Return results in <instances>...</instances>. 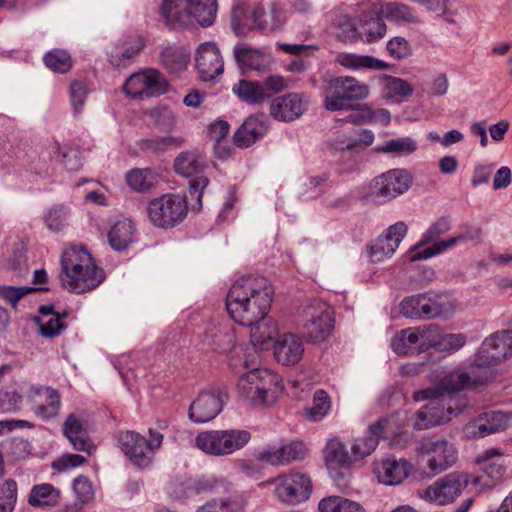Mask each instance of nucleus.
Instances as JSON below:
<instances>
[{
    "label": "nucleus",
    "mask_w": 512,
    "mask_h": 512,
    "mask_svg": "<svg viewBox=\"0 0 512 512\" xmlns=\"http://www.w3.org/2000/svg\"><path fill=\"white\" fill-rule=\"evenodd\" d=\"M273 296L274 290L267 278L259 275L242 276L227 292L226 310L238 325H255L268 315Z\"/></svg>",
    "instance_id": "nucleus-1"
},
{
    "label": "nucleus",
    "mask_w": 512,
    "mask_h": 512,
    "mask_svg": "<svg viewBox=\"0 0 512 512\" xmlns=\"http://www.w3.org/2000/svg\"><path fill=\"white\" fill-rule=\"evenodd\" d=\"M59 279L69 292L80 294L98 287L104 280L103 270L82 246H70L61 256Z\"/></svg>",
    "instance_id": "nucleus-2"
},
{
    "label": "nucleus",
    "mask_w": 512,
    "mask_h": 512,
    "mask_svg": "<svg viewBox=\"0 0 512 512\" xmlns=\"http://www.w3.org/2000/svg\"><path fill=\"white\" fill-rule=\"evenodd\" d=\"M216 0H164L160 12L165 24L177 29L194 22L211 26L216 18Z\"/></svg>",
    "instance_id": "nucleus-3"
},
{
    "label": "nucleus",
    "mask_w": 512,
    "mask_h": 512,
    "mask_svg": "<svg viewBox=\"0 0 512 512\" xmlns=\"http://www.w3.org/2000/svg\"><path fill=\"white\" fill-rule=\"evenodd\" d=\"M282 390L281 378L268 369H253L238 381L239 394L254 405L273 403Z\"/></svg>",
    "instance_id": "nucleus-4"
},
{
    "label": "nucleus",
    "mask_w": 512,
    "mask_h": 512,
    "mask_svg": "<svg viewBox=\"0 0 512 512\" xmlns=\"http://www.w3.org/2000/svg\"><path fill=\"white\" fill-rule=\"evenodd\" d=\"M149 439L134 431H122L117 436L118 445L129 461L139 469L151 466L154 456L161 447L164 435L150 428Z\"/></svg>",
    "instance_id": "nucleus-5"
},
{
    "label": "nucleus",
    "mask_w": 512,
    "mask_h": 512,
    "mask_svg": "<svg viewBox=\"0 0 512 512\" xmlns=\"http://www.w3.org/2000/svg\"><path fill=\"white\" fill-rule=\"evenodd\" d=\"M369 95L367 85L353 77L340 76L327 81L324 88V107L329 111L350 110L353 102L363 100Z\"/></svg>",
    "instance_id": "nucleus-6"
},
{
    "label": "nucleus",
    "mask_w": 512,
    "mask_h": 512,
    "mask_svg": "<svg viewBox=\"0 0 512 512\" xmlns=\"http://www.w3.org/2000/svg\"><path fill=\"white\" fill-rule=\"evenodd\" d=\"M251 434L242 429L208 430L195 438V446L212 456H228L245 447Z\"/></svg>",
    "instance_id": "nucleus-7"
},
{
    "label": "nucleus",
    "mask_w": 512,
    "mask_h": 512,
    "mask_svg": "<svg viewBox=\"0 0 512 512\" xmlns=\"http://www.w3.org/2000/svg\"><path fill=\"white\" fill-rule=\"evenodd\" d=\"M146 212L149 221L155 227L173 228L179 225L187 216V198L180 194H163L149 201Z\"/></svg>",
    "instance_id": "nucleus-8"
},
{
    "label": "nucleus",
    "mask_w": 512,
    "mask_h": 512,
    "mask_svg": "<svg viewBox=\"0 0 512 512\" xmlns=\"http://www.w3.org/2000/svg\"><path fill=\"white\" fill-rule=\"evenodd\" d=\"M401 312L412 319H432L448 316L455 312V300L445 294H418L401 302Z\"/></svg>",
    "instance_id": "nucleus-9"
},
{
    "label": "nucleus",
    "mask_w": 512,
    "mask_h": 512,
    "mask_svg": "<svg viewBox=\"0 0 512 512\" xmlns=\"http://www.w3.org/2000/svg\"><path fill=\"white\" fill-rule=\"evenodd\" d=\"M425 400H429V402L415 414L414 428L417 430L446 423L461 414L469 406L466 398L455 400V405L442 397H427Z\"/></svg>",
    "instance_id": "nucleus-10"
},
{
    "label": "nucleus",
    "mask_w": 512,
    "mask_h": 512,
    "mask_svg": "<svg viewBox=\"0 0 512 512\" xmlns=\"http://www.w3.org/2000/svg\"><path fill=\"white\" fill-rule=\"evenodd\" d=\"M440 329L435 324L403 329L392 342L393 350L400 355H413L438 345Z\"/></svg>",
    "instance_id": "nucleus-11"
},
{
    "label": "nucleus",
    "mask_w": 512,
    "mask_h": 512,
    "mask_svg": "<svg viewBox=\"0 0 512 512\" xmlns=\"http://www.w3.org/2000/svg\"><path fill=\"white\" fill-rule=\"evenodd\" d=\"M333 312L329 305L320 301L308 304L302 314L301 329L307 341L317 343L326 340L333 328Z\"/></svg>",
    "instance_id": "nucleus-12"
},
{
    "label": "nucleus",
    "mask_w": 512,
    "mask_h": 512,
    "mask_svg": "<svg viewBox=\"0 0 512 512\" xmlns=\"http://www.w3.org/2000/svg\"><path fill=\"white\" fill-rule=\"evenodd\" d=\"M262 487L273 486L274 495L282 502L297 504L306 501L312 492V483L308 475L300 472L281 474L276 478L262 482Z\"/></svg>",
    "instance_id": "nucleus-13"
},
{
    "label": "nucleus",
    "mask_w": 512,
    "mask_h": 512,
    "mask_svg": "<svg viewBox=\"0 0 512 512\" xmlns=\"http://www.w3.org/2000/svg\"><path fill=\"white\" fill-rule=\"evenodd\" d=\"M470 477L464 472H452L439 478L419 492L422 499L443 506L453 503L468 486Z\"/></svg>",
    "instance_id": "nucleus-14"
},
{
    "label": "nucleus",
    "mask_w": 512,
    "mask_h": 512,
    "mask_svg": "<svg viewBox=\"0 0 512 512\" xmlns=\"http://www.w3.org/2000/svg\"><path fill=\"white\" fill-rule=\"evenodd\" d=\"M206 167L205 159L196 151L181 152L174 160L175 172L180 176L192 178L189 182L190 195L199 202L209 183L208 178L202 175Z\"/></svg>",
    "instance_id": "nucleus-15"
},
{
    "label": "nucleus",
    "mask_w": 512,
    "mask_h": 512,
    "mask_svg": "<svg viewBox=\"0 0 512 512\" xmlns=\"http://www.w3.org/2000/svg\"><path fill=\"white\" fill-rule=\"evenodd\" d=\"M473 384L475 382L467 372L454 370L444 375L436 386L414 392L413 399L419 402L424 401L427 397H442L455 405V400L460 397H453L452 395L471 387Z\"/></svg>",
    "instance_id": "nucleus-16"
},
{
    "label": "nucleus",
    "mask_w": 512,
    "mask_h": 512,
    "mask_svg": "<svg viewBox=\"0 0 512 512\" xmlns=\"http://www.w3.org/2000/svg\"><path fill=\"white\" fill-rule=\"evenodd\" d=\"M512 356V331L492 334L481 344L474 363L478 367H491Z\"/></svg>",
    "instance_id": "nucleus-17"
},
{
    "label": "nucleus",
    "mask_w": 512,
    "mask_h": 512,
    "mask_svg": "<svg viewBox=\"0 0 512 512\" xmlns=\"http://www.w3.org/2000/svg\"><path fill=\"white\" fill-rule=\"evenodd\" d=\"M124 92L132 98L157 97L168 90L165 78L156 69L132 74L124 83Z\"/></svg>",
    "instance_id": "nucleus-18"
},
{
    "label": "nucleus",
    "mask_w": 512,
    "mask_h": 512,
    "mask_svg": "<svg viewBox=\"0 0 512 512\" xmlns=\"http://www.w3.org/2000/svg\"><path fill=\"white\" fill-rule=\"evenodd\" d=\"M476 463L480 465V474L475 478L476 483L492 488L504 479L507 463L501 448L492 447L483 451L477 456Z\"/></svg>",
    "instance_id": "nucleus-19"
},
{
    "label": "nucleus",
    "mask_w": 512,
    "mask_h": 512,
    "mask_svg": "<svg viewBox=\"0 0 512 512\" xmlns=\"http://www.w3.org/2000/svg\"><path fill=\"white\" fill-rule=\"evenodd\" d=\"M227 398L219 388L202 391L189 407V419L198 424L211 421L222 411Z\"/></svg>",
    "instance_id": "nucleus-20"
},
{
    "label": "nucleus",
    "mask_w": 512,
    "mask_h": 512,
    "mask_svg": "<svg viewBox=\"0 0 512 512\" xmlns=\"http://www.w3.org/2000/svg\"><path fill=\"white\" fill-rule=\"evenodd\" d=\"M413 183L412 174L406 169H391L374 180V193L378 198L390 201L404 194Z\"/></svg>",
    "instance_id": "nucleus-21"
},
{
    "label": "nucleus",
    "mask_w": 512,
    "mask_h": 512,
    "mask_svg": "<svg viewBox=\"0 0 512 512\" xmlns=\"http://www.w3.org/2000/svg\"><path fill=\"white\" fill-rule=\"evenodd\" d=\"M512 426V413L490 411L479 415L465 426V433L471 438H484L505 431Z\"/></svg>",
    "instance_id": "nucleus-22"
},
{
    "label": "nucleus",
    "mask_w": 512,
    "mask_h": 512,
    "mask_svg": "<svg viewBox=\"0 0 512 512\" xmlns=\"http://www.w3.org/2000/svg\"><path fill=\"white\" fill-rule=\"evenodd\" d=\"M419 453L428 457L427 467L433 475L452 467L458 459L454 445L444 439L422 444Z\"/></svg>",
    "instance_id": "nucleus-23"
},
{
    "label": "nucleus",
    "mask_w": 512,
    "mask_h": 512,
    "mask_svg": "<svg viewBox=\"0 0 512 512\" xmlns=\"http://www.w3.org/2000/svg\"><path fill=\"white\" fill-rule=\"evenodd\" d=\"M325 462L330 476L339 486H346L349 467L354 462L352 453L349 454L346 446L338 439L328 442L325 448Z\"/></svg>",
    "instance_id": "nucleus-24"
},
{
    "label": "nucleus",
    "mask_w": 512,
    "mask_h": 512,
    "mask_svg": "<svg viewBox=\"0 0 512 512\" xmlns=\"http://www.w3.org/2000/svg\"><path fill=\"white\" fill-rule=\"evenodd\" d=\"M407 232L408 226L403 221L396 222L386 228L369 248L371 260L373 262H380L385 258L391 257L407 235Z\"/></svg>",
    "instance_id": "nucleus-25"
},
{
    "label": "nucleus",
    "mask_w": 512,
    "mask_h": 512,
    "mask_svg": "<svg viewBox=\"0 0 512 512\" xmlns=\"http://www.w3.org/2000/svg\"><path fill=\"white\" fill-rule=\"evenodd\" d=\"M358 6H362L365 12H371L388 21L397 24L412 23L416 21L413 9L400 2H382V0H358Z\"/></svg>",
    "instance_id": "nucleus-26"
},
{
    "label": "nucleus",
    "mask_w": 512,
    "mask_h": 512,
    "mask_svg": "<svg viewBox=\"0 0 512 512\" xmlns=\"http://www.w3.org/2000/svg\"><path fill=\"white\" fill-rule=\"evenodd\" d=\"M309 101L298 93H289L274 98L270 103L271 116L283 122L298 119L308 108Z\"/></svg>",
    "instance_id": "nucleus-27"
},
{
    "label": "nucleus",
    "mask_w": 512,
    "mask_h": 512,
    "mask_svg": "<svg viewBox=\"0 0 512 512\" xmlns=\"http://www.w3.org/2000/svg\"><path fill=\"white\" fill-rule=\"evenodd\" d=\"M307 455V449L303 442L295 441L278 449H267L257 452L256 459L265 464L279 466L287 465L294 461H301Z\"/></svg>",
    "instance_id": "nucleus-28"
},
{
    "label": "nucleus",
    "mask_w": 512,
    "mask_h": 512,
    "mask_svg": "<svg viewBox=\"0 0 512 512\" xmlns=\"http://www.w3.org/2000/svg\"><path fill=\"white\" fill-rule=\"evenodd\" d=\"M412 464L405 459H384L374 467V473L380 483L397 485L410 474Z\"/></svg>",
    "instance_id": "nucleus-29"
},
{
    "label": "nucleus",
    "mask_w": 512,
    "mask_h": 512,
    "mask_svg": "<svg viewBox=\"0 0 512 512\" xmlns=\"http://www.w3.org/2000/svg\"><path fill=\"white\" fill-rule=\"evenodd\" d=\"M63 434L68 438L75 450L86 452L88 455L93 454L96 450V446L83 426V418L79 414L72 413L67 416L63 424Z\"/></svg>",
    "instance_id": "nucleus-30"
},
{
    "label": "nucleus",
    "mask_w": 512,
    "mask_h": 512,
    "mask_svg": "<svg viewBox=\"0 0 512 512\" xmlns=\"http://www.w3.org/2000/svg\"><path fill=\"white\" fill-rule=\"evenodd\" d=\"M304 346L300 337L293 333H284L274 344L276 360L286 366L297 364L303 357Z\"/></svg>",
    "instance_id": "nucleus-31"
},
{
    "label": "nucleus",
    "mask_w": 512,
    "mask_h": 512,
    "mask_svg": "<svg viewBox=\"0 0 512 512\" xmlns=\"http://www.w3.org/2000/svg\"><path fill=\"white\" fill-rule=\"evenodd\" d=\"M251 19L256 28L273 32L282 28L287 16L283 7L272 3L268 12L262 6H256L251 12Z\"/></svg>",
    "instance_id": "nucleus-32"
},
{
    "label": "nucleus",
    "mask_w": 512,
    "mask_h": 512,
    "mask_svg": "<svg viewBox=\"0 0 512 512\" xmlns=\"http://www.w3.org/2000/svg\"><path fill=\"white\" fill-rule=\"evenodd\" d=\"M268 130L266 122L257 117L250 116L234 135V141L237 146L247 148L262 138Z\"/></svg>",
    "instance_id": "nucleus-33"
},
{
    "label": "nucleus",
    "mask_w": 512,
    "mask_h": 512,
    "mask_svg": "<svg viewBox=\"0 0 512 512\" xmlns=\"http://www.w3.org/2000/svg\"><path fill=\"white\" fill-rule=\"evenodd\" d=\"M136 238V227L130 219L115 222L108 232V242L115 251H125Z\"/></svg>",
    "instance_id": "nucleus-34"
},
{
    "label": "nucleus",
    "mask_w": 512,
    "mask_h": 512,
    "mask_svg": "<svg viewBox=\"0 0 512 512\" xmlns=\"http://www.w3.org/2000/svg\"><path fill=\"white\" fill-rule=\"evenodd\" d=\"M61 407L60 396L54 389L41 388L37 390L34 399V410L42 419L55 417Z\"/></svg>",
    "instance_id": "nucleus-35"
},
{
    "label": "nucleus",
    "mask_w": 512,
    "mask_h": 512,
    "mask_svg": "<svg viewBox=\"0 0 512 512\" xmlns=\"http://www.w3.org/2000/svg\"><path fill=\"white\" fill-rule=\"evenodd\" d=\"M248 327L250 328L251 343L259 349H268L269 345L278 335L277 323L267 316L259 320L255 325Z\"/></svg>",
    "instance_id": "nucleus-36"
},
{
    "label": "nucleus",
    "mask_w": 512,
    "mask_h": 512,
    "mask_svg": "<svg viewBox=\"0 0 512 512\" xmlns=\"http://www.w3.org/2000/svg\"><path fill=\"white\" fill-rule=\"evenodd\" d=\"M125 180L133 191L148 193L158 184V174L151 168H134L126 173Z\"/></svg>",
    "instance_id": "nucleus-37"
},
{
    "label": "nucleus",
    "mask_w": 512,
    "mask_h": 512,
    "mask_svg": "<svg viewBox=\"0 0 512 512\" xmlns=\"http://www.w3.org/2000/svg\"><path fill=\"white\" fill-rule=\"evenodd\" d=\"M361 9L359 37L365 39L367 42H374L381 39L386 33V25L381 16H376L371 12H365L362 6Z\"/></svg>",
    "instance_id": "nucleus-38"
},
{
    "label": "nucleus",
    "mask_w": 512,
    "mask_h": 512,
    "mask_svg": "<svg viewBox=\"0 0 512 512\" xmlns=\"http://www.w3.org/2000/svg\"><path fill=\"white\" fill-rule=\"evenodd\" d=\"M232 91L243 102L250 105L262 104L267 99V94H265L261 82L258 81L241 79L233 86Z\"/></svg>",
    "instance_id": "nucleus-39"
},
{
    "label": "nucleus",
    "mask_w": 512,
    "mask_h": 512,
    "mask_svg": "<svg viewBox=\"0 0 512 512\" xmlns=\"http://www.w3.org/2000/svg\"><path fill=\"white\" fill-rule=\"evenodd\" d=\"M59 491L51 484L35 485L29 494L28 503L33 507H52L58 504Z\"/></svg>",
    "instance_id": "nucleus-40"
},
{
    "label": "nucleus",
    "mask_w": 512,
    "mask_h": 512,
    "mask_svg": "<svg viewBox=\"0 0 512 512\" xmlns=\"http://www.w3.org/2000/svg\"><path fill=\"white\" fill-rule=\"evenodd\" d=\"M458 244L456 236L435 242L433 245L424 247L425 245H415L410 251L409 260L411 262L428 259L435 255L441 254Z\"/></svg>",
    "instance_id": "nucleus-41"
},
{
    "label": "nucleus",
    "mask_w": 512,
    "mask_h": 512,
    "mask_svg": "<svg viewBox=\"0 0 512 512\" xmlns=\"http://www.w3.org/2000/svg\"><path fill=\"white\" fill-rule=\"evenodd\" d=\"M233 55L237 64H260L269 61L265 50L254 48L245 43L235 45Z\"/></svg>",
    "instance_id": "nucleus-42"
},
{
    "label": "nucleus",
    "mask_w": 512,
    "mask_h": 512,
    "mask_svg": "<svg viewBox=\"0 0 512 512\" xmlns=\"http://www.w3.org/2000/svg\"><path fill=\"white\" fill-rule=\"evenodd\" d=\"M319 512H365L357 502L340 496H330L322 499L318 505Z\"/></svg>",
    "instance_id": "nucleus-43"
},
{
    "label": "nucleus",
    "mask_w": 512,
    "mask_h": 512,
    "mask_svg": "<svg viewBox=\"0 0 512 512\" xmlns=\"http://www.w3.org/2000/svg\"><path fill=\"white\" fill-rule=\"evenodd\" d=\"M417 142L411 137L390 139L378 147L379 152L391 153L397 156H407L417 150Z\"/></svg>",
    "instance_id": "nucleus-44"
},
{
    "label": "nucleus",
    "mask_w": 512,
    "mask_h": 512,
    "mask_svg": "<svg viewBox=\"0 0 512 512\" xmlns=\"http://www.w3.org/2000/svg\"><path fill=\"white\" fill-rule=\"evenodd\" d=\"M70 210L65 205H55L44 214V222L52 232H60L68 225Z\"/></svg>",
    "instance_id": "nucleus-45"
},
{
    "label": "nucleus",
    "mask_w": 512,
    "mask_h": 512,
    "mask_svg": "<svg viewBox=\"0 0 512 512\" xmlns=\"http://www.w3.org/2000/svg\"><path fill=\"white\" fill-rule=\"evenodd\" d=\"M331 408L330 398L324 390H317L313 396L312 406L306 408V417L313 422L321 421Z\"/></svg>",
    "instance_id": "nucleus-46"
},
{
    "label": "nucleus",
    "mask_w": 512,
    "mask_h": 512,
    "mask_svg": "<svg viewBox=\"0 0 512 512\" xmlns=\"http://www.w3.org/2000/svg\"><path fill=\"white\" fill-rule=\"evenodd\" d=\"M383 86L384 95L388 98H406L411 95V86L402 79L392 76H383L379 78Z\"/></svg>",
    "instance_id": "nucleus-47"
},
{
    "label": "nucleus",
    "mask_w": 512,
    "mask_h": 512,
    "mask_svg": "<svg viewBox=\"0 0 512 512\" xmlns=\"http://www.w3.org/2000/svg\"><path fill=\"white\" fill-rule=\"evenodd\" d=\"M452 228V219L449 216H442L435 220L422 235L421 240L416 245H426L431 243L442 235L449 232Z\"/></svg>",
    "instance_id": "nucleus-48"
},
{
    "label": "nucleus",
    "mask_w": 512,
    "mask_h": 512,
    "mask_svg": "<svg viewBox=\"0 0 512 512\" xmlns=\"http://www.w3.org/2000/svg\"><path fill=\"white\" fill-rule=\"evenodd\" d=\"M205 339L209 345L222 352L229 351L234 346V335L228 330L224 331L217 327L209 330Z\"/></svg>",
    "instance_id": "nucleus-49"
},
{
    "label": "nucleus",
    "mask_w": 512,
    "mask_h": 512,
    "mask_svg": "<svg viewBox=\"0 0 512 512\" xmlns=\"http://www.w3.org/2000/svg\"><path fill=\"white\" fill-rule=\"evenodd\" d=\"M17 483L13 479L5 480L0 486V512H13L17 502Z\"/></svg>",
    "instance_id": "nucleus-50"
},
{
    "label": "nucleus",
    "mask_w": 512,
    "mask_h": 512,
    "mask_svg": "<svg viewBox=\"0 0 512 512\" xmlns=\"http://www.w3.org/2000/svg\"><path fill=\"white\" fill-rule=\"evenodd\" d=\"M181 140L173 136L156 137L142 139L139 141L138 146L142 151L160 153L166 151L171 146H179Z\"/></svg>",
    "instance_id": "nucleus-51"
},
{
    "label": "nucleus",
    "mask_w": 512,
    "mask_h": 512,
    "mask_svg": "<svg viewBox=\"0 0 512 512\" xmlns=\"http://www.w3.org/2000/svg\"><path fill=\"white\" fill-rule=\"evenodd\" d=\"M163 64H187L190 61V51L184 45L172 44L161 51Z\"/></svg>",
    "instance_id": "nucleus-52"
},
{
    "label": "nucleus",
    "mask_w": 512,
    "mask_h": 512,
    "mask_svg": "<svg viewBox=\"0 0 512 512\" xmlns=\"http://www.w3.org/2000/svg\"><path fill=\"white\" fill-rule=\"evenodd\" d=\"M147 115L162 131H171L176 124V115L165 106H156Z\"/></svg>",
    "instance_id": "nucleus-53"
},
{
    "label": "nucleus",
    "mask_w": 512,
    "mask_h": 512,
    "mask_svg": "<svg viewBox=\"0 0 512 512\" xmlns=\"http://www.w3.org/2000/svg\"><path fill=\"white\" fill-rule=\"evenodd\" d=\"M45 290V288H34L26 286H9L0 285V299L11 305L13 308L16 307L17 303L26 295L38 291Z\"/></svg>",
    "instance_id": "nucleus-54"
},
{
    "label": "nucleus",
    "mask_w": 512,
    "mask_h": 512,
    "mask_svg": "<svg viewBox=\"0 0 512 512\" xmlns=\"http://www.w3.org/2000/svg\"><path fill=\"white\" fill-rule=\"evenodd\" d=\"M377 437L369 436L356 438L351 446V453L354 461H359L369 456L377 448Z\"/></svg>",
    "instance_id": "nucleus-55"
},
{
    "label": "nucleus",
    "mask_w": 512,
    "mask_h": 512,
    "mask_svg": "<svg viewBox=\"0 0 512 512\" xmlns=\"http://www.w3.org/2000/svg\"><path fill=\"white\" fill-rule=\"evenodd\" d=\"M336 35L343 41L354 40L359 37V28L355 26L350 16L340 14L334 20Z\"/></svg>",
    "instance_id": "nucleus-56"
},
{
    "label": "nucleus",
    "mask_w": 512,
    "mask_h": 512,
    "mask_svg": "<svg viewBox=\"0 0 512 512\" xmlns=\"http://www.w3.org/2000/svg\"><path fill=\"white\" fill-rule=\"evenodd\" d=\"M195 59L198 64H216L222 61V56L215 43L205 42L198 47Z\"/></svg>",
    "instance_id": "nucleus-57"
},
{
    "label": "nucleus",
    "mask_w": 512,
    "mask_h": 512,
    "mask_svg": "<svg viewBox=\"0 0 512 512\" xmlns=\"http://www.w3.org/2000/svg\"><path fill=\"white\" fill-rule=\"evenodd\" d=\"M65 315L54 314L47 321H42L39 325L40 333L46 338L58 336L66 327Z\"/></svg>",
    "instance_id": "nucleus-58"
},
{
    "label": "nucleus",
    "mask_w": 512,
    "mask_h": 512,
    "mask_svg": "<svg viewBox=\"0 0 512 512\" xmlns=\"http://www.w3.org/2000/svg\"><path fill=\"white\" fill-rule=\"evenodd\" d=\"M144 47L143 39L140 37H130L117 48L115 57L119 60L133 59Z\"/></svg>",
    "instance_id": "nucleus-59"
},
{
    "label": "nucleus",
    "mask_w": 512,
    "mask_h": 512,
    "mask_svg": "<svg viewBox=\"0 0 512 512\" xmlns=\"http://www.w3.org/2000/svg\"><path fill=\"white\" fill-rule=\"evenodd\" d=\"M55 158L61 161L67 170L76 171L81 167V160L77 152L73 149H64L58 145H53Z\"/></svg>",
    "instance_id": "nucleus-60"
},
{
    "label": "nucleus",
    "mask_w": 512,
    "mask_h": 512,
    "mask_svg": "<svg viewBox=\"0 0 512 512\" xmlns=\"http://www.w3.org/2000/svg\"><path fill=\"white\" fill-rule=\"evenodd\" d=\"M73 490L78 500L83 504L90 502L94 498L92 483L87 477L80 476L76 478L73 482Z\"/></svg>",
    "instance_id": "nucleus-61"
},
{
    "label": "nucleus",
    "mask_w": 512,
    "mask_h": 512,
    "mask_svg": "<svg viewBox=\"0 0 512 512\" xmlns=\"http://www.w3.org/2000/svg\"><path fill=\"white\" fill-rule=\"evenodd\" d=\"M395 429L392 426V419L390 417H384L371 424L368 427L367 434L369 436L377 437V444L380 439H385L389 434L394 433Z\"/></svg>",
    "instance_id": "nucleus-62"
},
{
    "label": "nucleus",
    "mask_w": 512,
    "mask_h": 512,
    "mask_svg": "<svg viewBox=\"0 0 512 512\" xmlns=\"http://www.w3.org/2000/svg\"><path fill=\"white\" fill-rule=\"evenodd\" d=\"M70 96L73 105L74 112L76 114L81 113L87 97V87L82 81H74L70 87Z\"/></svg>",
    "instance_id": "nucleus-63"
},
{
    "label": "nucleus",
    "mask_w": 512,
    "mask_h": 512,
    "mask_svg": "<svg viewBox=\"0 0 512 512\" xmlns=\"http://www.w3.org/2000/svg\"><path fill=\"white\" fill-rule=\"evenodd\" d=\"M236 507L229 499H215L200 506L197 512H234Z\"/></svg>",
    "instance_id": "nucleus-64"
}]
</instances>
